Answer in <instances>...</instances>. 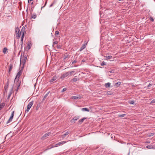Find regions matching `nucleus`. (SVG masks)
<instances>
[{
    "label": "nucleus",
    "mask_w": 155,
    "mask_h": 155,
    "mask_svg": "<svg viewBox=\"0 0 155 155\" xmlns=\"http://www.w3.org/2000/svg\"><path fill=\"white\" fill-rule=\"evenodd\" d=\"M59 34V32L57 30L55 31V35H58Z\"/></svg>",
    "instance_id": "35"
},
{
    "label": "nucleus",
    "mask_w": 155,
    "mask_h": 155,
    "mask_svg": "<svg viewBox=\"0 0 155 155\" xmlns=\"http://www.w3.org/2000/svg\"><path fill=\"white\" fill-rule=\"evenodd\" d=\"M57 77L56 76H53L52 79H51L50 81V83H52L54 81H55V80H56L57 79Z\"/></svg>",
    "instance_id": "9"
},
{
    "label": "nucleus",
    "mask_w": 155,
    "mask_h": 155,
    "mask_svg": "<svg viewBox=\"0 0 155 155\" xmlns=\"http://www.w3.org/2000/svg\"><path fill=\"white\" fill-rule=\"evenodd\" d=\"M150 20L152 21H154V19L153 18V17H151L150 18Z\"/></svg>",
    "instance_id": "38"
},
{
    "label": "nucleus",
    "mask_w": 155,
    "mask_h": 155,
    "mask_svg": "<svg viewBox=\"0 0 155 155\" xmlns=\"http://www.w3.org/2000/svg\"><path fill=\"white\" fill-rule=\"evenodd\" d=\"M54 4H52V3H51V4L50 5V7H52L53 5Z\"/></svg>",
    "instance_id": "50"
},
{
    "label": "nucleus",
    "mask_w": 155,
    "mask_h": 155,
    "mask_svg": "<svg viewBox=\"0 0 155 155\" xmlns=\"http://www.w3.org/2000/svg\"><path fill=\"white\" fill-rule=\"evenodd\" d=\"M5 105V104L4 103H2L0 104V110L3 108Z\"/></svg>",
    "instance_id": "18"
},
{
    "label": "nucleus",
    "mask_w": 155,
    "mask_h": 155,
    "mask_svg": "<svg viewBox=\"0 0 155 155\" xmlns=\"http://www.w3.org/2000/svg\"><path fill=\"white\" fill-rule=\"evenodd\" d=\"M12 94V93L11 92H10V93H9V95H8V98H9L10 96H11V94Z\"/></svg>",
    "instance_id": "45"
},
{
    "label": "nucleus",
    "mask_w": 155,
    "mask_h": 155,
    "mask_svg": "<svg viewBox=\"0 0 155 155\" xmlns=\"http://www.w3.org/2000/svg\"><path fill=\"white\" fill-rule=\"evenodd\" d=\"M105 64V62L104 61H103L101 64V66H103Z\"/></svg>",
    "instance_id": "44"
},
{
    "label": "nucleus",
    "mask_w": 155,
    "mask_h": 155,
    "mask_svg": "<svg viewBox=\"0 0 155 155\" xmlns=\"http://www.w3.org/2000/svg\"><path fill=\"white\" fill-rule=\"evenodd\" d=\"M13 87H12V90H13Z\"/></svg>",
    "instance_id": "52"
},
{
    "label": "nucleus",
    "mask_w": 155,
    "mask_h": 155,
    "mask_svg": "<svg viewBox=\"0 0 155 155\" xmlns=\"http://www.w3.org/2000/svg\"><path fill=\"white\" fill-rule=\"evenodd\" d=\"M37 16L36 15L33 14L31 15V18H36Z\"/></svg>",
    "instance_id": "27"
},
{
    "label": "nucleus",
    "mask_w": 155,
    "mask_h": 155,
    "mask_svg": "<svg viewBox=\"0 0 155 155\" xmlns=\"http://www.w3.org/2000/svg\"><path fill=\"white\" fill-rule=\"evenodd\" d=\"M126 115V114H121V115H118V117H124V116H125Z\"/></svg>",
    "instance_id": "34"
},
{
    "label": "nucleus",
    "mask_w": 155,
    "mask_h": 155,
    "mask_svg": "<svg viewBox=\"0 0 155 155\" xmlns=\"http://www.w3.org/2000/svg\"><path fill=\"white\" fill-rule=\"evenodd\" d=\"M86 117H83V118H82V119H80V120H79V121H78V123H79V124H81L86 119Z\"/></svg>",
    "instance_id": "12"
},
{
    "label": "nucleus",
    "mask_w": 155,
    "mask_h": 155,
    "mask_svg": "<svg viewBox=\"0 0 155 155\" xmlns=\"http://www.w3.org/2000/svg\"><path fill=\"white\" fill-rule=\"evenodd\" d=\"M147 143H150V142H146Z\"/></svg>",
    "instance_id": "51"
},
{
    "label": "nucleus",
    "mask_w": 155,
    "mask_h": 155,
    "mask_svg": "<svg viewBox=\"0 0 155 155\" xmlns=\"http://www.w3.org/2000/svg\"><path fill=\"white\" fill-rule=\"evenodd\" d=\"M155 103V99H153L150 102V104H153Z\"/></svg>",
    "instance_id": "37"
},
{
    "label": "nucleus",
    "mask_w": 155,
    "mask_h": 155,
    "mask_svg": "<svg viewBox=\"0 0 155 155\" xmlns=\"http://www.w3.org/2000/svg\"><path fill=\"white\" fill-rule=\"evenodd\" d=\"M62 47V45H58V44L57 45V48L58 49H60Z\"/></svg>",
    "instance_id": "31"
},
{
    "label": "nucleus",
    "mask_w": 155,
    "mask_h": 155,
    "mask_svg": "<svg viewBox=\"0 0 155 155\" xmlns=\"http://www.w3.org/2000/svg\"><path fill=\"white\" fill-rule=\"evenodd\" d=\"M130 103L131 104H134V102L133 101H132L130 102Z\"/></svg>",
    "instance_id": "41"
},
{
    "label": "nucleus",
    "mask_w": 155,
    "mask_h": 155,
    "mask_svg": "<svg viewBox=\"0 0 155 155\" xmlns=\"http://www.w3.org/2000/svg\"><path fill=\"white\" fill-rule=\"evenodd\" d=\"M70 133V132L69 131H67L63 135H61V137L63 138H64L65 137L68 135V134H69Z\"/></svg>",
    "instance_id": "10"
},
{
    "label": "nucleus",
    "mask_w": 155,
    "mask_h": 155,
    "mask_svg": "<svg viewBox=\"0 0 155 155\" xmlns=\"http://www.w3.org/2000/svg\"><path fill=\"white\" fill-rule=\"evenodd\" d=\"M14 113H15V111H12V113L9 119L8 120L7 122H6V124H7L8 123H9L11 122L12 121V119L13 118V117L14 115Z\"/></svg>",
    "instance_id": "4"
},
{
    "label": "nucleus",
    "mask_w": 155,
    "mask_h": 155,
    "mask_svg": "<svg viewBox=\"0 0 155 155\" xmlns=\"http://www.w3.org/2000/svg\"><path fill=\"white\" fill-rule=\"evenodd\" d=\"M115 70L114 69H112L109 71H108V73L110 72L111 73H114L115 72Z\"/></svg>",
    "instance_id": "29"
},
{
    "label": "nucleus",
    "mask_w": 155,
    "mask_h": 155,
    "mask_svg": "<svg viewBox=\"0 0 155 155\" xmlns=\"http://www.w3.org/2000/svg\"><path fill=\"white\" fill-rule=\"evenodd\" d=\"M146 147L149 149H151L153 148V146L151 145H148Z\"/></svg>",
    "instance_id": "25"
},
{
    "label": "nucleus",
    "mask_w": 155,
    "mask_h": 155,
    "mask_svg": "<svg viewBox=\"0 0 155 155\" xmlns=\"http://www.w3.org/2000/svg\"><path fill=\"white\" fill-rule=\"evenodd\" d=\"M74 73V71H69L67 72V73H68V75L69 76H71Z\"/></svg>",
    "instance_id": "19"
},
{
    "label": "nucleus",
    "mask_w": 155,
    "mask_h": 155,
    "mask_svg": "<svg viewBox=\"0 0 155 155\" xmlns=\"http://www.w3.org/2000/svg\"><path fill=\"white\" fill-rule=\"evenodd\" d=\"M72 99H80L81 98V97L79 95H77V96L72 97Z\"/></svg>",
    "instance_id": "14"
},
{
    "label": "nucleus",
    "mask_w": 155,
    "mask_h": 155,
    "mask_svg": "<svg viewBox=\"0 0 155 155\" xmlns=\"http://www.w3.org/2000/svg\"><path fill=\"white\" fill-rule=\"evenodd\" d=\"M87 44V42H86V41H85L84 42V44H83L82 46L81 47L79 50L80 51H82L86 47Z\"/></svg>",
    "instance_id": "5"
},
{
    "label": "nucleus",
    "mask_w": 155,
    "mask_h": 155,
    "mask_svg": "<svg viewBox=\"0 0 155 155\" xmlns=\"http://www.w3.org/2000/svg\"><path fill=\"white\" fill-rule=\"evenodd\" d=\"M31 45V41H28V50L30 49Z\"/></svg>",
    "instance_id": "20"
},
{
    "label": "nucleus",
    "mask_w": 155,
    "mask_h": 155,
    "mask_svg": "<svg viewBox=\"0 0 155 155\" xmlns=\"http://www.w3.org/2000/svg\"><path fill=\"white\" fill-rule=\"evenodd\" d=\"M68 56V55H65L64 56V59H66V58H67Z\"/></svg>",
    "instance_id": "46"
},
{
    "label": "nucleus",
    "mask_w": 155,
    "mask_h": 155,
    "mask_svg": "<svg viewBox=\"0 0 155 155\" xmlns=\"http://www.w3.org/2000/svg\"><path fill=\"white\" fill-rule=\"evenodd\" d=\"M56 0H54L53 2L52 3L54 5L56 3Z\"/></svg>",
    "instance_id": "48"
},
{
    "label": "nucleus",
    "mask_w": 155,
    "mask_h": 155,
    "mask_svg": "<svg viewBox=\"0 0 155 155\" xmlns=\"http://www.w3.org/2000/svg\"><path fill=\"white\" fill-rule=\"evenodd\" d=\"M67 89L66 88H64L62 90V91L61 92H64L65 91L67 90Z\"/></svg>",
    "instance_id": "40"
},
{
    "label": "nucleus",
    "mask_w": 155,
    "mask_h": 155,
    "mask_svg": "<svg viewBox=\"0 0 155 155\" xmlns=\"http://www.w3.org/2000/svg\"><path fill=\"white\" fill-rule=\"evenodd\" d=\"M27 60V57L26 55L23 56L22 58L21 56L20 59V65H22V68H24V65L26 62Z\"/></svg>",
    "instance_id": "2"
},
{
    "label": "nucleus",
    "mask_w": 155,
    "mask_h": 155,
    "mask_svg": "<svg viewBox=\"0 0 155 155\" xmlns=\"http://www.w3.org/2000/svg\"><path fill=\"white\" fill-rule=\"evenodd\" d=\"M50 93V92L49 91L44 96V98H43V100H44L45 99L46 97H47V96L49 94V93Z\"/></svg>",
    "instance_id": "24"
},
{
    "label": "nucleus",
    "mask_w": 155,
    "mask_h": 155,
    "mask_svg": "<svg viewBox=\"0 0 155 155\" xmlns=\"http://www.w3.org/2000/svg\"><path fill=\"white\" fill-rule=\"evenodd\" d=\"M25 28L24 26H23L22 28L21 29V33L22 34V35H24L26 33L25 31Z\"/></svg>",
    "instance_id": "8"
},
{
    "label": "nucleus",
    "mask_w": 155,
    "mask_h": 155,
    "mask_svg": "<svg viewBox=\"0 0 155 155\" xmlns=\"http://www.w3.org/2000/svg\"><path fill=\"white\" fill-rule=\"evenodd\" d=\"M44 6H43L42 7H41V8H44Z\"/></svg>",
    "instance_id": "54"
},
{
    "label": "nucleus",
    "mask_w": 155,
    "mask_h": 155,
    "mask_svg": "<svg viewBox=\"0 0 155 155\" xmlns=\"http://www.w3.org/2000/svg\"><path fill=\"white\" fill-rule=\"evenodd\" d=\"M30 109V108L27 107L26 110H25V112L28 113Z\"/></svg>",
    "instance_id": "42"
},
{
    "label": "nucleus",
    "mask_w": 155,
    "mask_h": 155,
    "mask_svg": "<svg viewBox=\"0 0 155 155\" xmlns=\"http://www.w3.org/2000/svg\"><path fill=\"white\" fill-rule=\"evenodd\" d=\"M46 3H47V2H46L45 3V5H46Z\"/></svg>",
    "instance_id": "53"
},
{
    "label": "nucleus",
    "mask_w": 155,
    "mask_h": 155,
    "mask_svg": "<svg viewBox=\"0 0 155 155\" xmlns=\"http://www.w3.org/2000/svg\"><path fill=\"white\" fill-rule=\"evenodd\" d=\"M15 33H17L16 37H18V38H19L21 35V32H20L19 29L18 27L15 28Z\"/></svg>",
    "instance_id": "3"
},
{
    "label": "nucleus",
    "mask_w": 155,
    "mask_h": 155,
    "mask_svg": "<svg viewBox=\"0 0 155 155\" xmlns=\"http://www.w3.org/2000/svg\"><path fill=\"white\" fill-rule=\"evenodd\" d=\"M13 68V65L12 64H10L9 65V71H8V73L10 74V72Z\"/></svg>",
    "instance_id": "17"
},
{
    "label": "nucleus",
    "mask_w": 155,
    "mask_h": 155,
    "mask_svg": "<svg viewBox=\"0 0 155 155\" xmlns=\"http://www.w3.org/2000/svg\"><path fill=\"white\" fill-rule=\"evenodd\" d=\"M51 134V133L50 132H49L45 134V135H44L42 137V139H44L46 138V137L50 135V134Z\"/></svg>",
    "instance_id": "7"
},
{
    "label": "nucleus",
    "mask_w": 155,
    "mask_h": 155,
    "mask_svg": "<svg viewBox=\"0 0 155 155\" xmlns=\"http://www.w3.org/2000/svg\"><path fill=\"white\" fill-rule=\"evenodd\" d=\"M58 41H55L54 42H53L52 46L53 47H54V45L55 44H57L58 43Z\"/></svg>",
    "instance_id": "33"
},
{
    "label": "nucleus",
    "mask_w": 155,
    "mask_h": 155,
    "mask_svg": "<svg viewBox=\"0 0 155 155\" xmlns=\"http://www.w3.org/2000/svg\"><path fill=\"white\" fill-rule=\"evenodd\" d=\"M23 68H22L21 67V69L20 70L19 72L18 73L14 80L15 82L17 81V82L18 83V85H17L18 88L16 90V91H17V90L18 89V87L20 86V85L21 82L19 81H18L19 78L20 77L21 75L22 74V70Z\"/></svg>",
    "instance_id": "1"
},
{
    "label": "nucleus",
    "mask_w": 155,
    "mask_h": 155,
    "mask_svg": "<svg viewBox=\"0 0 155 155\" xmlns=\"http://www.w3.org/2000/svg\"><path fill=\"white\" fill-rule=\"evenodd\" d=\"M106 58L108 59H110L112 58V56L111 55L106 56Z\"/></svg>",
    "instance_id": "32"
},
{
    "label": "nucleus",
    "mask_w": 155,
    "mask_h": 155,
    "mask_svg": "<svg viewBox=\"0 0 155 155\" xmlns=\"http://www.w3.org/2000/svg\"><path fill=\"white\" fill-rule=\"evenodd\" d=\"M33 3L32 2L31 3V4H33Z\"/></svg>",
    "instance_id": "55"
},
{
    "label": "nucleus",
    "mask_w": 155,
    "mask_h": 155,
    "mask_svg": "<svg viewBox=\"0 0 155 155\" xmlns=\"http://www.w3.org/2000/svg\"><path fill=\"white\" fill-rule=\"evenodd\" d=\"M24 36V35H22L21 37V41H23Z\"/></svg>",
    "instance_id": "39"
},
{
    "label": "nucleus",
    "mask_w": 155,
    "mask_h": 155,
    "mask_svg": "<svg viewBox=\"0 0 155 155\" xmlns=\"http://www.w3.org/2000/svg\"><path fill=\"white\" fill-rule=\"evenodd\" d=\"M7 49L6 47L4 48L3 50V52L4 54L7 53Z\"/></svg>",
    "instance_id": "21"
},
{
    "label": "nucleus",
    "mask_w": 155,
    "mask_h": 155,
    "mask_svg": "<svg viewBox=\"0 0 155 155\" xmlns=\"http://www.w3.org/2000/svg\"><path fill=\"white\" fill-rule=\"evenodd\" d=\"M77 61H76V60H74V61H73L72 62V64H74L75 63H76L77 62Z\"/></svg>",
    "instance_id": "43"
},
{
    "label": "nucleus",
    "mask_w": 155,
    "mask_h": 155,
    "mask_svg": "<svg viewBox=\"0 0 155 155\" xmlns=\"http://www.w3.org/2000/svg\"><path fill=\"white\" fill-rule=\"evenodd\" d=\"M113 94V93L112 92L110 91H107V95H112Z\"/></svg>",
    "instance_id": "30"
},
{
    "label": "nucleus",
    "mask_w": 155,
    "mask_h": 155,
    "mask_svg": "<svg viewBox=\"0 0 155 155\" xmlns=\"http://www.w3.org/2000/svg\"><path fill=\"white\" fill-rule=\"evenodd\" d=\"M152 85V84H148V85L147 87H150Z\"/></svg>",
    "instance_id": "49"
},
{
    "label": "nucleus",
    "mask_w": 155,
    "mask_h": 155,
    "mask_svg": "<svg viewBox=\"0 0 155 155\" xmlns=\"http://www.w3.org/2000/svg\"><path fill=\"white\" fill-rule=\"evenodd\" d=\"M66 142H67L65 141H61V142H59L57 144H56V145H57V146H58V145H59L63 144H64L65 143H66Z\"/></svg>",
    "instance_id": "15"
},
{
    "label": "nucleus",
    "mask_w": 155,
    "mask_h": 155,
    "mask_svg": "<svg viewBox=\"0 0 155 155\" xmlns=\"http://www.w3.org/2000/svg\"><path fill=\"white\" fill-rule=\"evenodd\" d=\"M56 0H54L53 2L52 3L54 5L56 3Z\"/></svg>",
    "instance_id": "47"
},
{
    "label": "nucleus",
    "mask_w": 155,
    "mask_h": 155,
    "mask_svg": "<svg viewBox=\"0 0 155 155\" xmlns=\"http://www.w3.org/2000/svg\"><path fill=\"white\" fill-rule=\"evenodd\" d=\"M110 83L109 82H108L105 84V86L106 87H110Z\"/></svg>",
    "instance_id": "26"
},
{
    "label": "nucleus",
    "mask_w": 155,
    "mask_h": 155,
    "mask_svg": "<svg viewBox=\"0 0 155 155\" xmlns=\"http://www.w3.org/2000/svg\"><path fill=\"white\" fill-rule=\"evenodd\" d=\"M81 110L82 111H85L87 112H89V109L87 108H83L81 109Z\"/></svg>",
    "instance_id": "23"
},
{
    "label": "nucleus",
    "mask_w": 155,
    "mask_h": 155,
    "mask_svg": "<svg viewBox=\"0 0 155 155\" xmlns=\"http://www.w3.org/2000/svg\"><path fill=\"white\" fill-rule=\"evenodd\" d=\"M78 78H73L72 80L74 81V82H76L78 80Z\"/></svg>",
    "instance_id": "28"
},
{
    "label": "nucleus",
    "mask_w": 155,
    "mask_h": 155,
    "mask_svg": "<svg viewBox=\"0 0 155 155\" xmlns=\"http://www.w3.org/2000/svg\"><path fill=\"white\" fill-rule=\"evenodd\" d=\"M9 85V83L8 82H7V83L5 84V86L4 87V89L5 91L6 92Z\"/></svg>",
    "instance_id": "13"
},
{
    "label": "nucleus",
    "mask_w": 155,
    "mask_h": 155,
    "mask_svg": "<svg viewBox=\"0 0 155 155\" xmlns=\"http://www.w3.org/2000/svg\"><path fill=\"white\" fill-rule=\"evenodd\" d=\"M33 104V101H32L30 102L27 105V107L28 108H29L30 109L31 107L32 106Z\"/></svg>",
    "instance_id": "11"
},
{
    "label": "nucleus",
    "mask_w": 155,
    "mask_h": 155,
    "mask_svg": "<svg viewBox=\"0 0 155 155\" xmlns=\"http://www.w3.org/2000/svg\"><path fill=\"white\" fill-rule=\"evenodd\" d=\"M68 73H67V72L65 73H64L61 76V78H65L67 76H68Z\"/></svg>",
    "instance_id": "16"
},
{
    "label": "nucleus",
    "mask_w": 155,
    "mask_h": 155,
    "mask_svg": "<svg viewBox=\"0 0 155 155\" xmlns=\"http://www.w3.org/2000/svg\"><path fill=\"white\" fill-rule=\"evenodd\" d=\"M79 118V117H75L71 120V123H75V121L78 120Z\"/></svg>",
    "instance_id": "6"
},
{
    "label": "nucleus",
    "mask_w": 155,
    "mask_h": 155,
    "mask_svg": "<svg viewBox=\"0 0 155 155\" xmlns=\"http://www.w3.org/2000/svg\"><path fill=\"white\" fill-rule=\"evenodd\" d=\"M154 135V133H151L149 134L148 135V136L149 137H151L152 136Z\"/></svg>",
    "instance_id": "36"
},
{
    "label": "nucleus",
    "mask_w": 155,
    "mask_h": 155,
    "mask_svg": "<svg viewBox=\"0 0 155 155\" xmlns=\"http://www.w3.org/2000/svg\"><path fill=\"white\" fill-rule=\"evenodd\" d=\"M121 82H118L116 83H115V86L116 87H118L119 86H120L121 84Z\"/></svg>",
    "instance_id": "22"
}]
</instances>
